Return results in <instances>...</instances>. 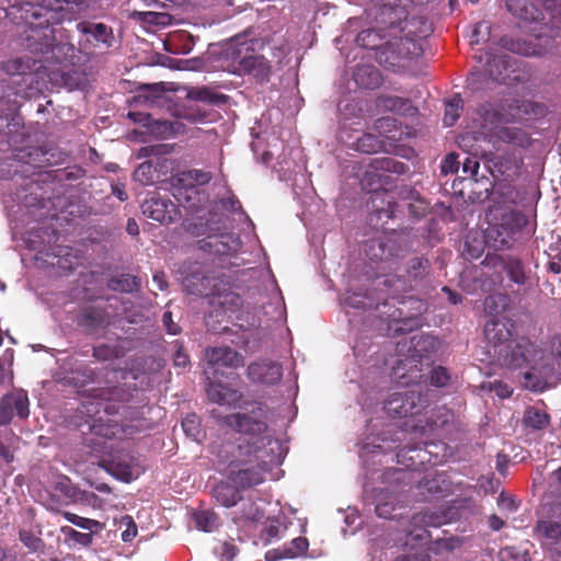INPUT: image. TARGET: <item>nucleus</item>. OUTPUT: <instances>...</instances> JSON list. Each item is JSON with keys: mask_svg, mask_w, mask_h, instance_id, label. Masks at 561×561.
I'll return each instance as SVG.
<instances>
[{"mask_svg": "<svg viewBox=\"0 0 561 561\" xmlns=\"http://www.w3.org/2000/svg\"><path fill=\"white\" fill-rule=\"evenodd\" d=\"M484 334L491 344L496 360L508 368L529 366L533 371L525 373L528 380L537 374L547 378L558 368L561 369V336L554 337L550 351L542 350L525 337L512 339L506 320H490Z\"/></svg>", "mask_w": 561, "mask_h": 561, "instance_id": "f257e3e1", "label": "nucleus"}, {"mask_svg": "<svg viewBox=\"0 0 561 561\" xmlns=\"http://www.w3.org/2000/svg\"><path fill=\"white\" fill-rule=\"evenodd\" d=\"M543 510L546 516L537 522L534 529L535 535L540 539L548 540L556 546L558 551H561V500Z\"/></svg>", "mask_w": 561, "mask_h": 561, "instance_id": "f03ea898", "label": "nucleus"}, {"mask_svg": "<svg viewBox=\"0 0 561 561\" xmlns=\"http://www.w3.org/2000/svg\"><path fill=\"white\" fill-rule=\"evenodd\" d=\"M255 459L259 461L260 470L254 468L239 470L230 476V482L242 489L260 484L264 480L263 472L267 471L272 465L278 462L274 456L270 457L267 451L261 447L255 448Z\"/></svg>", "mask_w": 561, "mask_h": 561, "instance_id": "7ed1b4c3", "label": "nucleus"}, {"mask_svg": "<svg viewBox=\"0 0 561 561\" xmlns=\"http://www.w3.org/2000/svg\"><path fill=\"white\" fill-rule=\"evenodd\" d=\"M224 422L232 430L249 435H260L267 430L264 411L261 408L253 410L251 414L234 413L228 415Z\"/></svg>", "mask_w": 561, "mask_h": 561, "instance_id": "20e7f679", "label": "nucleus"}, {"mask_svg": "<svg viewBox=\"0 0 561 561\" xmlns=\"http://www.w3.org/2000/svg\"><path fill=\"white\" fill-rule=\"evenodd\" d=\"M142 213L161 224H170L180 216L178 207L168 198L152 196L142 203Z\"/></svg>", "mask_w": 561, "mask_h": 561, "instance_id": "39448f33", "label": "nucleus"}, {"mask_svg": "<svg viewBox=\"0 0 561 561\" xmlns=\"http://www.w3.org/2000/svg\"><path fill=\"white\" fill-rule=\"evenodd\" d=\"M14 415H28V399L23 391L5 394L0 401V425L9 424Z\"/></svg>", "mask_w": 561, "mask_h": 561, "instance_id": "423d86ee", "label": "nucleus"}, {"mask_svg": "<svg viewBox=\"0 0 561 561\" xmlns=\"http://www.w3.org/2000/svg\"><path fill=\"white\" fill-rule=\"evenodd\" d=\"M283 376L282 365L272 360H260L248 367V377L256 383L274 385Z\"/></svg>", "mask_w": 561, "mask_h": 561, "instance_id": "0eeeda50", "label": "nucleus"}, {"mask_svg": "<svg viewBox=\"0 0 561 561\" xmlns=\"http://www.w3.org/2000/svg\"><path fill=\"white\" fill-rule=\"evenodd\" d=\"M205 358L213 367L224 366L237 368L243 365V356L228 346L209 347L205 351Z\"/></svg>", "mask_w": 561, "mask_h": 561, "instance_id": "6e6552de", "label": "nucleus"}, {"mask_svg": "<svg viewBox=\"0 0 561 561\" xmlns=\"http://www.w3.org/2000/svg\"><path fill=\"white\" fill-rule=\"evenodd\" d=\"M264 518V508L255 502L247 501L242 504L241 512L234 520L240 527L255 533Z\"/></svg>", "mask_w": 561, "mask_h": 561, "instance_id": "1a4fd4ad", "label": "nucleus"}, {"mask_svg": "<svg viewBox=\"0 0 561 561\" xmlns=\"http://www.w3.org/2000/svg\"><path fill=\"white\" fill-rule=\"evenodd\" d=\"M106 469L113 477L124 482H130L144 472V468L133 458L113 460Z\"/></svg>", "mask_w": 561, "mask_h": 561, "instance_id": "9d476101", "label": "nucleus"}, {"mask_svg": "<svg viewBox=\"0 0 561 561\" xmlns=\"http://www.w3.org/2000/svg\"><path fill=\"white\" fill-rule=\"evenodd\" d=\"M234 72L251 73L261 80L267 79L271 73V67L263 56L250 55L240 59Z\"/></svg>", "mask_w": 561, "mask_h": 561, "instance_id": "9b49d317", "label": "nucleus"}, {"mask_svg": "<svg viewBox=\"0 0 561 561\" xmlns=\"http://www.w3.org/2000/svg\"><path fill=\"white\" fill-rule=\"evenodd\" d=\"M215 282V278L207 277L196 271L183 279V286L188 294L213 296L216 295L213 288Z\"/></svg>", "mask_w": 561, "mask_h": 561, "instance_id": "f8f14e48", "label": "nucleus"}, {"mask_svg": "<svg viewBox=\"0 0 561 561\" xmlns=\"http://www.w3.org/2000/svg\"><path fill=\"white\" fill-rule=\"evenodd\" d=\"M377 105L385 111L396 112L404 116H413L417 112L410 100L400 96H381L378 99Z\"/></svg>", "mask_w": 561, "mask_h": 561, "instance_id": "ddd939ff", "label": "nucleus"}, {"mask_svg": "<svg viewBox=\"0 0 561 561\" xmlns=\"http://www.w3.org/2000/svg\"><path fill=\"white\" fill-rule=\"evenodd\" d=\"M506 9L516 18L527 22L537 21L540 16V11L527 0H507Z\"/></svg>", "mask_w": 561, "mask_h": 561, "instance_id": "4468645a", "label": "nucleus"}, {"mask_svg": "<svg viewBox=\"0 0 561 561\" xmlns=\"http://www.w3.org/2000/svg\"><path fill=\"white\" fill-rule=\"evenodd\" d=\"M414 408L413 397L397 393L388 400L386 410L393 417H403L412 413Z\"/></svg>", "mask_w": 561, "mask_h": 561, "instance_id": "2eb2a0df", "label": "nucleus"}, {"mask_svg": "<svg viewBox=\"0 0 561 561\" xmlns=\"http://www.w3.org/2000/svg\"><path fill=\"white\" fill-rule=\"evenodd\" d=\"M209 400L219 404H233L239 401L240 394L221 383L210 382L207 388Z\"/></svg>", "mask_w": 561, "mask_h": 561, "instance_id": "dca6fc26", "label": "nucleus"}, {"mask_svg": "<svg viewBox=\"0 0 561 561\" xmlns=\"http://www.w3.org/2000/svg\"><path fill=\"white\" fill-rule=\"evenodd\" d=\"M355 82L363 88L373 89L380 84L381 77L377 69L371 66H359L354 71Z\"/></svg>", "mask_w": 561, "mask_h": 561, "instance_id": "f3484780", "label": "nucleus"}, {"mask_svg": "<svg viewBox=\"0 0 561 561\" xmlns=\"http://www.w3.org/2000/svg\"><path fill=\"white\" fill-rule=\"evenodd\" d=\"M237 485L228 482L219 483L214 489V497L226 507L233 506L239 500Z\"/></svg>", "mask_w": 561, "mask_h": 561, "instance_id": "a211bd4d", "label": "nucleus"}, {"mask_svg": "<svg viewBox=\"0 0 561 561\" xmlns=\"http://www.w3.org/2000/svg\"><path fill=\"white\" fill-rule=\"evenodd\" d=\"M543 9L548 14V25L553 36L561 35V0H545Z\"/></svg>", "mask_w": 561, "mask_h": 561, "instance_id": "6ab92c4d", "label": "nucleus"}, {"mask_svg": "<svg viewBox=\"0 0 561 561\" xmlns=\"http://www.w3.org/2000/svg\"><path fill=\"white\" fill-rule=\"evenodd\" d=\"M523 421L528 427L542 430L549 424V415L546 412L531 407L525 411Z\"/></svg>", "mask_w": 561, "mask_h": 561, "instance_id": "aec40b11", "label": "nucleus"}, {"mask_svg": "<svg viewBox=\"0 0 561 561\" xmlns=\"http://www.w3.org/2000/svg\"><path fill=\"white\" fill-rule=\"evenodd\" d=\"M495 137L502 141L515 144L518 146H523L527 142L525 133L516 127H499L495 130Z\"/></svg>", "mask_w": 561, "mask_h": 561, "instance_id": "412c9836", "label": "nucleus"}, {"mask_svg": "<svg viewBox=\"0 0 561 561\" xmlns=\"http://www.w3.org/2000/svg\"><path fill=\"white\" fill-rule=\"evenodd\" d=\"M195 525L203 531L210 533L218 526V517L214 512L199 511L193 514Z\"/></svg>", "mask_w": 561, "mask_h": 561, "instance_id": "4be33fe9", "label": "nucleus"}, {"mask_svg": "<svg viewBox=\"0 0 561 561\" xmlns=\"http://www.w3.org/2000/svg\"><path fill=\"white\" fill-rule=\"evenodd\" d=\"M257 530L260 533V539L264 543H268L272 539L278 537L280 533L279 522L276 518H264Z\"/></svg>", "mask_w": 561, "mask_h": 561, "instance_id": "5701e85b", "label": "nucleus"}, {"mask_svg": "<svg viewBox=\"0 0 561 561\" xmlns=\"http://www.w3.org/2000/svg\"><path fill=\"white\" fill-rule=\"evenodd\" d=\"M308 549V540L302 537L295 538L290 541L288 546L282 548V552L279 553V558H297L307 552Z\"/></svg>", "mask_w": 561, "mask_h": 561, "instance_id": "b1692460", "label": "nucleus"}, {"mask_svg": "<svg viewBox=\"0 0 561 561\" xmlns=\"http://www.w3.org/2000/svg\"><path fill=\"white\" fill-rule=\"evenodd\" d=\"M187 98L193 101L204 102V103H219L221 99H224L222 95H218L214 93L210 89L206 87L202 88H194L188 91Z\"/></svg>", "mask_w": 561, "mask_h": 561, "instance_id": "393cba45", "label": "nucleus"}, {"mask_svg": "<svg viewBox=\"0 0 561 561\" xmlns=\"http://www.w3.org/2000/svg\"><path fill=\"white\" fill-rule=\"evenodd\" d=\"M462 105V100L459 95L450 99L446 104L444 123L446 126H453L459 117V110Z\"/></svg>", "mask_w": 561, "mask_h": 561, "instance_id": "a878e982", "label": "nucleus"}, {"mask_svg": "<svg viewBox=\"0 0 561 561\" xmlns=\"http://www.w3.org/2000/svg\"><path fill=\"white\" fill-rule=\"evenodd\" d=\"M501 561H529V554L516 547H505L499 553Z\"/></svg>", "mask_w": 561, "mask_h": 561, "instance_id": "bb28decb", "label": "nucleus"}, {"mask_svg": "<svg viewBox=\"0 0 561 561\" xmlns=\"http://www.w3.org/2000/svg\"><path fill=\"white\" fill-rule=\"evenodd\" d=\"M62 515L69 523L82 529L92 530L93 528L101 527V524L98 520L81 517L70 512H64Z\"/></svg>", "mask_w": 561, "mask_h": 561, "instance_id": "cd10ccee", "label": "nucleus"}, {"mask_svg": "<svg viewBox=\"0 0 561 561\" xmlns=\"http://www.w3.org/2000/svg\"><path fill=\"white\" fill-rule=\"evenodd\" d=\"M505 270L508 277L516 284H524L526 282V275L523 271L522 264L517 260H510L505 264Z\"/></svg>", "mask_w": 561, "mask_h": 561, "instance_id": "c85d7f7f", "label": "nucleus"}, {"mask_svg": "<svg viewBox=\"0 0 561 561\" xmlns=\"http://www.w3.org/2000/svg\"><path fill=\"white\" fill-rule=\"evenodd\" d=\"M134 176L141 184H150L153 182V169L151 163L144 162L135 171Z\"/></svg>", "mask_w": 561, "mask_h": 561, "instance_id": "c756f323", "label": "nucleus"}, {"mask_svg": "<svg viewBox=\"0 0 561 561\" xmlns=\"http://www.w3.org/2000/svg\"><path fill=\"white\" fill-rule=\"evenodd\" d=\"M62 533L67 535L76 543L88 547L92 542V535L88 533H80L70 527H64Z\"/></svg>", "mask_w": 561, "mask_h": 561, "instance_id": "7c9ffc66", "label": "nucleus"}, {"mask_svg": "<svg viewBox=\"0 0 561 561\" xmlns=\"http://www.w3.org/2000/svg\"><path fill=\"white\" fill-rule=\"evenodd\" d=\"M139 16L140 20L157 25H168L171 21V16L167 13L140 12Z\"/></svg>", "mask_w": 561, "mask_h": 561, "instance_id": "2f4dec72", "label": "nucleus"}, {"mask_svg": "<svg viewBox=\"0 0 561 561\" xmlns=\"http://www.w3.org/2000/svg\"><path fill=\"white\" fill-rule=\"evenodd\" d=\"M449 378L447 369L439 366L432 370L431 383L436 387H444L448 383Z\"/></svg>", "mask_w": 561, "mask_h": 561, "instance_id": "473e14b6", "label": "nucleus"}, {"mask_svg": "<svg viewBox=\"0 0 561 561\" xmlns=\"http://www.w3.org/2000/svg\"><path fill=\"white\" fill-rule=\"evenodd\" d=\"M93 355L95 358L100 360H108L118 357L119 353L115 347L100 345L98 347H94Z\"/></svg>", "mask_w": 561, "mask_h": 561, "instance_id": "72a5a7b5", "label": "nucleus"}, {"mask_svg": "<svg viewBox=\"0 0 561 561\" xmlns=\"http://www.w3.org/2000/svg\"><path fill=\"white\" fill-rule=\"evenodd\" d=\"M182 427L187 436L196 439L199 434V423L195 415L187 416L182 422Z\"/></svg>", "mask_w": 561, "mask_h": 561, "instance_id": "f704fd0d", "label": "nucleus"}, {"mask_svg": "<svg viewBox=\"0 0 561 561\" xmlns=\"http://www.w3.org/2000/svg\"><path fill=\"white\" fill-rule=\"evenodd\" d=\"M122 524L126 526V529L122 533V539L123 541L128 542L136 537L137 526L129 516L123 517Z\"/></svg>", "mask_w": 561, "mask_h": 561, "instance_id": "c9c22d12", "label": "nucleus"}, {"mask_svg": "<svg viewBox=\"0 0 561 561\" xmlns=\"http://www.w3.org/2000/svg\"><path fill=\"white\" fill-rule=\"evenodd\" d=\"M186 176L197 185L207 184L211 180V174L202 170H191L186 173Z\"/></svg>", "mask_w": 561, "mask_h": 561, "instance_id": "e433bc0d", "label": "nucleus"}, {"mask_svg": "<svg viewBox=\"0 0 561 561\" xmlns=\"http://www.w3.org/2000/svg\"><path fill=\"white\" fill-rule=\"evenodd\" d=\"M510 49L517 54L525 55V56H533V55L537 54L536 46L528 44L526 42H519V41L512 43V46L510 47Z\"/></svg>", "mask_w": 561, "mask_h": 561, "instance_id": "4c0bfd02", "label": "nucleus"}, {"mask_svg": "<svg viewBox=\"0 0 561 561\" xmlns=\"http://www.w3.org/2000/svg\"><path fill=\"white\" fill-rule=\"evenodd\" d=\"M344 301H345L346 306H350L352 308H371L373 307L371 302H367L366 300H364L362 298L360 295L355 294V293L345 297Z\"/></svg>", "mask_w": 561, "mask_h": 561, "instance_id": "58836bf2", "label": "nucleus"}, {"mask_svg": "<svg viewBox=\"0 0 561 561\" xmlns=\"http://www.w3.org/2000/svg\"><path fill=\"white\" fill-rule=\"evenodd\" d=\"M497 505L500 510L507 512H515L518 507L517 502L513 497L506 496L504 494L500 495L497 500Z\"/></svg>", "mask_w": 561, "mask_h": 561, "instance_id": "ea45409f", "label": "nucleus"}, {"mask_svg": "<svg viewBox=\"0 0 561 561\" xmlns=\"http://www.w3.org/2000/svg\"><path fill=\"white\" fill-rule=\"evenodd\" d=\"M459 168V163L457 161V156L455 153H449L443 164H442V171L445 173H454L457 172Z\"/></svg>", "mask_w": 561, "mask_h": 561, "instance_id": "a19ab883", "label": "nucleus"}, {"mask_svg": "<svg viewBox=\"0 0 561 561\" xmlns=\"http://www.w3.org/2000/svg\"><path fill=\"white\" fill-rule=\"evenodd\" d=\"M20 538L26 547H28L30 549H32L34 551L39 549V547L42 545L41 539H38V538L34 537L33 535L25 533V531H22L20 534Z\"/></svg>", "mask_w": 561, "mask_h": 561, "instance_id": "79ce46f5", "label": "nucleus"}, {"mask_svg": "<svg viewBox=\"0 0 561 561\" xmlns=\"http://www.w3.org/2000/svg\"><path fill=\"white\" fill-rule=\"evenodd\" d=\"M490 390L494 391L500 398H508L512 394V389L500 381L491 382Z\"/></svg>", "mask_w": 561, "mask_h": 561, "instance_id": "37998d69", "label": "nucleus"}, {"mask_svg": "<svg viewBox=\"0 0 561 561\" xmlns=\"http://www.w3.org/2000/svg\"><path fill=\"white\" fill-rule=\"evenodd\" d=\"M479 162L474 159L467 158L462 163L463 173H469L471 176H476L479 171Z\"/></svg>", "mask_w": 561, "mask_h": 561, "instance_id": "c03bdc74", "label": "nucleus"}, {"mask_svg": "<svg viewBox=\"0 0 561 561\" xmlns=\"http://www.w3.org/2000/svg\"><path fill=\"white\" fill-rule=\"evenodd\" d=\"M106 437H125L134 434L130 427L113 426L111 433H102Z\"/></svg>", "mask_w": 561, "mask_h": 561, "instance_id": "a18cd8bd", "label": "nucleus"}, {"mask_svg": "<svg viewBox=\"0 0 561 561\" xmlns=\"http://www.w3.org/2000/svg\"><path fill=\"white\" fill-rule=\"evenodd\" d=\"M504 220H505V225L513 222L517 226V228L523 227L527 222L526 217L520 213H510L504 218Z\"/></svg>", "mask_w": 561, "mask_h": 561, "instance_id": "49530a36", "label": "nucleus"}, {"mask_svg": "<svg viewBox=\"0 0 561 561\" xmlns=\"http://www.w3.org/2000/svg\"><path fill=\"white\" fill-rule=\"evenodd\" d=\"M163 324L165 325L167 328V331L170 333V334H178L179 333V327L173 322L172 320V314L171 312H164L163 313Z\"/></svg>", "mask_w": 561, "mask_h": 561, "instance_id": "de8ad7c7", "label": "nucleus"}, {"mask_svg": "<svg viewBox=\"0 0 561 561\" xmlns=\"http://www.w3.org/2000/svg\"><path fill=\"white\" fill-rule=\"evenodd\" d=\"M238 553L236 546L225 542L222 545L221 556L224 560L231 561Z\"/></svg>", "mask_w": 561, "mask_h": 561, "instance_id": "09e8293b", "label": "nucleus"}, {"mask_svg": "<svg viewBox=\"0 0 561 561\" xmlns=\"http://www.w3.org/2000/svg\"><path fill=\"white\" fill-rule=\"evenodd\" d=\"M188 364L190 359L187 354H185L182 348L176 350L174 354V365L185 368Z\"/></svg>", "mask_w": 561, "mask_h": 561, "instance_id": "8fccbe9b", "label": "nucleus"}, {"mask_svg": "<svg viewBox=\"0 0 561 561\" xmlns=\"http://www.w3.org/2000/svg\"><path fill=\"white\" fill-rule=\"evenodd\" d=\"M428 265V262L426 260H423V259H414L412 260L411 262V268L413 271V275L415 277L420 276V273L417 272V270H425Z\"/></svg>", "mask_w": 561, "mask_h": 561, "instance_id": "3c124183", "label": "nucleus"}, {"mask_svg": "<svg viewBox=\"0 0 561 561\" xmlns=\"http://www.w3.org/2000/svg\"><path fill=\"white\" fill-rule=\"evenodd\" d=\"M393 510V507L387 503L385 504H377L376 506V513L379 517H382V518H388L390 517V514H391V511Z\"/></svg>", "mask_w": 561, "mask_h": 561, "instance_id": "603ef678", "label": "nucleus"}, {"mask_svg": "<svg viewBox=\"0 0 561 561\" xmlns=\"http://www.w3.org/2000/svg\"><path fill=\"white\" fill-rule=\"evenodd\" d=\"M224 298L225 299L220 300L219 304L225 308H228V305L238 306L240 301L239 296L233 293L227 294Z\"/></svg>", "mask_w": 561, "mask_h": 561, "instance_id": "864d4df0", "label": "nucleus"}, {"mask_svg": "<svg viewBox=\"0 0 561 561\" xmlns=\"http://www.w3.org/2000/svg\"><path fill=\"white\" fill-rule=\"evenodd\" d=\"M489 525L493 530H500L504 526V522L496 515L489 517Z\"/></svg>", "mask_w": 561, "mask_h": 561, "instance_id": "5fc2aeb1", "label": "nucleus"}, {"mask_svg": "<svg viewBox=\"0 0 561 561\" xmlns=\"http://www.w3.org/2000/svg\"><path fill=\"white\" fill-rule=\"evenodd\" d=\"M153 282L160 290H164L167 288V282L164 279V274H162V273L154 274Z\"/></svg>", "mask_w": 561, "mask_h": 561, "instance_id": "6e6d98bb", "label": "nucleus"}, {"mask_svg": "<svg viewBox=\"0 0 561 561\" xmlns=\"http://www.w3.org/2000/svg\"><path fill=\"white\" fill-rule=\"evenodd\" d=\"M443 290L448 295V300L453 305H456L461 301L460 296L458 294L451 291L448 287H444Z\"/></svg>", "mask_w": 561, "mask_h": 561, "instance_id": "4d7b16f0", "label": "nucleus"}, {"mask_svg": "<svg viewBox=\"0 0 561 561\" xmlns=\"http://www.w3.org/2000/svg\"><path fill=\"white\" fill-rule=\"evenodd\" d=\"M127 231L129 234L137 236L139 232L138 225L134 219H129L127 222Z\"/></svg>", "mask_w": 561, "mask_h": 561, "instance_id": "13d9d810", "label": "nucleus"}, {"mask_svg": "<svg viewBox=\"0 0 561 561\" xmlns=\"http://www.w3.org/2000/svg\"><path fill=\"white\" fill-rule=\"evenodd\" d=\"M282 552V549H276L273 551H268L265 556L266 561H276L279 558V553Z\"/></svg>", "mask_w": 561, "mask_h": 561, "instance_id": "bf43d9fd", "label": "nucleus"}, {"mask_svg": "<svg viewBox=\"0 0 561 561\" xmlns=\"http://www.w3.org/2000/svg\"><path fill=\"white\" fill-rule=\"evenodd\" d=\"M0 455L8 461H12L13 460V455L12 453H10L4 446H2L0 444Z\"/></svg>", "mask_w": 561, "mask_h": 561, "instance_id": "052dcab7", "label": "nucleus"}, {"mask_svg": "<svg viewBox=\"0 0 561 561\" xmlns=\"http://www.w3.org/2000/svg\"><path fill=\"white\" fill-rule=\"evenodd\" d=\"M113 193L117 196V198L119 201H126L127 199L126 192L123 188H121V187H117V186L113 187Z\"/></svg>", "mask_w": 561, "mask_h": 561, "instance_id": "680f3d73", "label": "nucleus"}, {"mask_svg": "<svg viewBox=\"0 0 561 561\" xmlns=\"http://www.w3.org/2000/svg\"><path fill=\"white\" fill-rule=\"evenodd\" d=\"M93 28H94V31H93V32H94L96 35H102V34H104V33H105V31H106V26H105L104 24H102V23L95 24V25L93 26Z\"/></svg>", "mask_w": 561, "mask_h": 561, "instance_id": "e2e57ef3", "label": "nucleus"}, {"mask_svg": "<svg viewBox=\"0 0 561 561\" xmlns=\"http://www.w3.org/2000/svg\"><path fill=\"white\" fill-rule=\"evenodd\" d=\"M26 66L21 60H16V73L22 75L26 70Z\"/></svg>", "mask_w": 561, "mask_h": 561, "instance_id": "0e129e2a", "label": "nucleus"}, {"mask_svg": "<svg viewBox=\"0 0 561 561\" xmlns=\"http://www.w3.org/2000/svg\"><path fill=\"white\" fill-rule=\"evenodd\" d=\"M260 443L263 445V446H266V445H277L276 442H272V439L270 438V436H263L261 439H260Z\"/></svg>", "mask_w": 561, "mask_h": 561, "instance_id": "69168bd1", "label": "nucleus"}, {"mask_svg": "<svg viewBox=\"0 0 561 561\" xmlns=\"http://www.w3.org/2000/svg\"><path fill=\"white\" fill-rule=\"evenodd\" d=\"M57 485L60 488L61 491H65L68 488V480L64 479Z\"/></svg>", "mask_w": 561, "mask_h": 561, "instance_id": "338daca9", "label": "nucleus"}, {"mask_svg": "<svg viewBox=\"0 0 561 561\" xmlns=\"http://www.w3.org/2000/svg\"><path fill=\"white\" fill-rule=\"evenodd\" d=\"M550 270L557 274H559L561 272V268L560 266L557 264V263H551L550 264Z\"/></svg>", "mask_w": 561, "mask_h": 561, "instance_id": "774afa93", "label": "nucleus"}]
</instances>
